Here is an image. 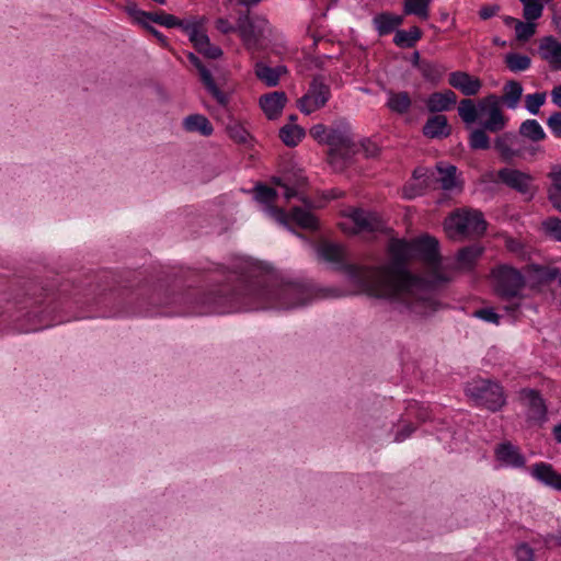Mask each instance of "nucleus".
<instances>
[{
	"instance_id": "1",
	"label": "nucleus",
	"mask_w": 561,
	"mask_h": 561,
	"mask_svg": "<svg viewBox=\"0 0 561 561\" xmlns=\"http://www.w3.org/2000/svg\"><path fill=\"white\" fill-rule=\"evenodd\" d=\"M313 296L307 283L284 275L268 263L238 257L229 266L224 284L195 299L192 313L293 310L309 305Z\"/></svg>"
},
{
	"instance_id": "2",
	"label": "nucleus",
	"mask_w": 561,
	"mask_h": 561,
	"mask_svg": "<svg viewBox=\"0 0 561 561\" xmlns=\"http://www.w3.org/2000/svg\"><path fill=\"white\" fill-rule=\"evenodd\" d=\"M390 262L381 267L348 265V278L367 295L391 300L401 312L428 316L437 310L435 288L449 282L446 275H435L432 280L413 275L407 261L413 256L412 241L393 240L390 243Z\"/></svg>"
},
{
	"instance_id": "3",
	"label": "nucleus",
	"mask_w": 561,
	"mask_h": 561,
	"mask_svg": "<svg viewBox=\"0 0 561 561\" xmlns=\"http://www.w3.org/2000/svg\"><path fill=\"white\" fill-rule=\"evenodd\" d=\"M238 32L244 47L254 53L264 49L274 38V28L268 20L249 11L240 12L237 19Z\"/></svg>"
},
{
	"instance_id": "4",
	"label": "nucleus",
	"mask_w": 561,
	"mask_h": 561,
	"mask_svg": "<svg viewBox=\"0 0 561 561\" xmlns=\"http://www.w3.org/2000/svg\"><path fill=\"white\" fill-rule=\"evenodd\" d=\"M329 150V162L341 171L355 153V144L350 124L345 119L335 122L330 128L327 137Z\"/></svg>"
},
{
	"instance_id": "5",
	"label": "nucleus",
	"mask_w": 561,
	"mask_h": 561,
	"mask_svg": "<svg viewBox=\"0 0 561 561\" xmlns=\"http://www.w3.org/2000/svg\"><path fill=\"white\" fill-rule=\"evenodd\" d=\"M444 229L451 239L481 236L486 222L479 210L458 209L445 219Z\"/></svg>"
},
{
	"instance_id": "6",
	"label": "nucleus",
	"mask_w": 561,
	"mask_h": 561,
	"mask_svg": "<svg viewBox=\"0 0 561 561\" xmlns=\"http://www.w3.org/2000/svg\"><path fill=\"white\" fill-rule=\"evenodd\" d=\"M466 394L476 405L485 408L492 412L500 410L505 403L502 387L488 379H477L468 382L466 386Z\"/></svg>"
},
{
	"instance_id": "7",
	"label": "nucleus",
	"mask_w": 561,
	"mask_h": 561,
	"mask_svg": "<svg viewBox=\"0 0 561 561\" xmlns=\"http://www.w3.org/2000/svg\"><path fill=\"white\" fill-rule=\"evenodd\" d=\"M491 275L499 297L507 301L518 297L524 285V276L518 270L503 264L494 267Z\"/></svg>"
},
{
	"instance_id": "8",
	"label": "nucleus",
	"mask_w": 561,
	"mask_h": 561,
	"mask_svg": "<svg viewBox=\"0 0 561 561\" xmlns=\"http://www.w3.org/2000/svg\"><path fill=\"white\" fill-rule=\"evenodd\" d=\"M331 98V87L322 75H316L309 82L306 93L297 100V107L305 115L325 106Z\"/></svg>"
},
{
	"instance_id": "9",
	"label": "nucleus",
	"mask_w": 561,
	"mask_h": 561,
	"mask_svg": "<svg viewBox=\"0 0 561 561\" xmlns=\"http://www.w3.org/2000/svg\"><path fill=\"white\" fill-rule=\"evenodd\" d=\"M412 247L413 256L420 259L434 270V273L428 280H432L437 274L443 275L440 272H438V267L440 265V255L439 243L436 238L427 234L412 240Z\"/></svg>"
},
{
	"instance_id": "10",
	"label": "nucleus",
	"mask_w": 561,
	"mask_h": 561,
	"mask_svg": "<svg viewBox=\"0 0 561 561\" xmlns=\"http://www.w3.org/2000/svg\"><path fill=\"white\" fill-rule=\"evenodd\" d=\"M275 183L285 188L284 196L286 199L298 197L305 204V208L294 207L291 209V219L304 229H316L318 221L314 215L311 213V208L313 207L312 202L300 195L297 188L283 183L282 180L277 179L275 180Z\"/></svg>"
},
{
	"instance_id": "11",
	"label": "nucleus",
	"mask_w": 561,
	"mask_h": 561,
	"mask_svg": "<svg viewBox=\"0 0 561 561\" xmlns=\"http://www.w3.org/2000/svg\"><path fill=\"white\" fill-rule=\"evenodd\" d=\"M500 104V98L495 94H490L479 101L481 115H488V119L482 123V127L488 131L497 133L506 125Z\"/></svg>"
},
{
	"instance_id": "12",
	"label": "nucleus",
	"mask_w": 561,
	"mask_h": 561,
	"mask_svg": "<svg viewBox=\"0 0 561 561\" xmlns=\"http://www.w3.org/2000/svg\"><path fill=\"white\" fill-rule=\"evenodd\" d=\"M494 149L503 162L512 163L516 158L523 157L525 145L517 134L504 133L495 138Z\"/></svg>"
},
{
	"instance_id": "13",
	"label": "nucleus",
	"mask_w": 561,
	"mask_h": 561,
	"mask_svg": "<svg viewBox=\"0 0 561 561\" xmlns=\"http://www.w3.org/2000/svg\"><path fill=\"white\" fill-rule=\"evenodd\" d=\"M201 21L196 20L193 26H186V35L193 43L194 47L210 59H217L222 55L219 46L210 44L209 37L201 31Z\"/></svg>"
},
{
	"instance_id": "14",
	"label": "nucleus",
	"mask_w": 561,
	"mask_h": 561,
	"mask_svg": "<svg viewBox=\"0 0 561 561\" xmlns=\"http://www.w3.org/2000/svg\"><path fill=\"white\" fill-rule=\"evenodd\" d=\"M530 476L546 488L561 491V473L551 463L536 462L530 467Z\"/></svg>"
},
{
	"instance_id": "15",
	"label": "nucleus",
	"mask_w": 561,
	"mask_h": 561,
	"mask_svg": "<svg viewBox=\"0 0 561 561\" xmlns=\"http://www.w3.org/2000/svg\"><path fill=\"white\" fill-rule=\"evenodd\" d=\"M254 191H255V199L265 206L264 210L270 216L275 218L278 222L286 225L287 217H286L285 211L282 208H278L273 205V203L277 196L276 191L267 185H264V184L256 185Z\"/></svg>"
},
{
	"instance_id": "16",
	"label": "nucleus",
	"mask_w": 561,
	"mask_h": 561,
	"mask_svg": "<svg viewBox=\"0 0 561 561\" xmlns=\"http://www.w3.org/2000/svg\"><path fill=\"white\" fill-rule=\"evenodd\" d=\"M448 83L466 96L477 95L482 88V82L479 78L465 71L450 72Z\"/></svg>"
},
{
	"instance_id": "17",
	"label": "nucleus",
	"mask_w": 561,
	"mask_h": 561,
	"mask_svg": "<svg viewBox=\"0 0 561 561\" xmlns=\"http://www.w3.org/2000/svg\"><path fill=\"white\" fill-rule=\"evenodd\" d=\"M494 455L496 461H499L502 467L522 468L525 465L524 456L511 442L499 444L494 449Z\"/></svg>"
},
{
	"instance_id": "18",
	"label": "nucleus",
	"mask_w": 561,
	"mask_h": 561,
	"mask_svg": "<svg viewBox=\"0 0 561 561\" xmlns=\"http://www.w3.org/2000/svg\"><path fill=\"white\" fill-rule=\"evenodd\" d=\"M187 57H188L190 61L197 68L199 76H201V80H202L203 84L205 85V88L207 89V91L214 96V99H216V101L220 105H226L228 103V98L222 91L219 90V88L217 87V84L214 81V78H213L210 71L203 65L201 59L193 53H190L187 55Z\"/></svg>"
},
{
	"instance_id": "19",
	"label": "nucleus",
	"mask_w": 561,
	"mask_h": 561,
	"mask_svg": "<svg viewBox=\"0 0 561 561\" xmlns=\"http://www.w3.org/2000/svg\"><path fill=\"white\" fill-rule=\"evenodd\" d=\"M548 421V409L545 399L539 391L528 389V423L533 422L542 426Z\"/></svg>"
},
{
	"instance_id": "20",
	"label": "nucleus",
	"mask_w": 561,
	"mask_h": 561,
	"mask_svg": "<svg viewBox=\"0 0 561 561\" xmlns=\"http://www.w3.org/2000/svg\"><path fill=\"white\" fill-rule=\"evenodd\" d=\"M286 102L287 96L283 91H274L260 98V106L268 119L277 118Z\"/></svg>"
},
{
	"instance_id": "21",
	"label": "nucleus",
	"mask_w": 561,
	"mask_h": 561,
	"mask_svg": "<svg viewBox=\"0 0 561 561\" xmlns=\"http://www.w3.org/2000/svg\"><path fill=\"white\" fill-rule=\"evenodd\" d=\"M350 217L358 231L374 232L382 229V221L376 214L363 209H354Z\"/></svg>"
},
{
	"instance_id": "22",
	"label": "nucleus",
	"mask_w": 561,
	"mask_h": 561,
	"mask_svg": "<svg viewBox=\"0 0 561 561\" xmlns=\"http://www.w3.org/2000/svg\"><path fill=\"white\" fill-rule=\"evenodd\" d=\"M450 131L451 129L445 115L431 116L423 126V134L432 139L448 137Z\"/></svg>"
},
{
	"instance_id": "23",
	"label": "nucleus",
	"mask_w": 561,
	"mask_h": 561,
	"mask_svg": "<svg viewBox=\"0 0 561 561\" xmlns=\"http://www.w3.org/2000/svg\"><path fill=\"white\" fill-rule=\"evenodd\" d=\"M559 274L560 270L558 267L528 263V285L547 284L556 279Z\"/></svg>"
},
{
	"instance_id": "24",
	"label": "nucleus",
	"mask_w": 561,
	"mask_h": 561,
	"mask_svg": "<svg viewBox=\"0 0 561 561\" xmlns=\"http://www.w3.org/2000/svg\"><path fill=\"white\" fill-rule=\"evenodd\" d=\"M436 171L438 173L436 181L440 184V187L444 191H453L455 188L461 187V182L457 178L456 165L438 162L436 164Z\"/></svg>"
},
{
	"instance_id": "25",
	"label": "nucleus",
	"mask_w": 561,
	"mask_h": 561,
	"mask_svg": "<svg viewBox=\"0 0 561 561\" xmlns=\"http://www.w3.org/2000/svg\"><path fill=\"white\" fill-rule=\"evenodd\" d=\"M456 102L457 96L455 92L445 90L444 92L432 93L426 101V107L431 113H439L448 111Z\"/></svg>"
},
{
	"instance_id": "26",
	"label": "nucleus",
	"mask_w": 561,
	"mask_h": 561,
	"mask_svg": "<svg viewBox=\"0 0 561 561\" xmlns=\"http://www.w3.org/2000/svg\"><path fill=\"white\" fill-rule=\"evenodd\" d=\"M403 23V18L401 15H396L390 12H382L376 14L373 18V25L377 31L379 36H385L396 31Z\"/></svg>"
},
{
	"instance_id": "27",
	"label": "nucleus",
	"mask_w": 561,
	"mask_h": 561,
	"mask_svg": "<svg viewBox=\"0 0 561 561\" xmlns=\"http://www.w3.org/2000/svg\"><path fill=\"white\" fill-rule=\"evenodd\" d=\"M182 126L187 133H198L205 137H208L214 133L211 123L203 114H191L184 117Z\"/></svg>"
},
{
	"instance_id": "28",
	"label": "nucleus",
	"mask_w": 561,
	"mask_h": 561,
	"mask_svg": "<svg viewBox=\"0 0 561 561\" xmlns=\"http://www.w3.org/2000/svg\"><path fill=\"white\" fill-rule=\"evenodd\" d=\"M484 248L473 243L460 249L457 253L456 264L459 270L470 271L473 268L477 260L482 255Z\"/></svg>"
},
{
	"instance_id": "29",
	"label": "nucleus",
	"mask_w": 561,
	"mask_h": 561,
	"mask_svg": "<svg viewBox=\"0 0 561 561\" xmlns=\"http://www.w3.org/2000/svg\"><path fill=\"white\" fill-rule=\"evenodd\" d=\"M318 252H319V255L324 261L337 264L340 266V268H342L345 272V274L348 276L346 267L350 264L345 262V251L341 245H339L336 243H323L319 248Z\"/></svg>"
},
{
	"instance_id": "30",
	"label": "nucleus",
	"mask_w": 561,
	"mask_h": 561,
	"mask_svg": "<svg viewBox=\"0 0 561 561\" xmlns=\"http://www.w3.org/2000/svg\"><path fill=\"white\" fill-rule=\"evenodd\" d=\"M149 16H146V21H152L154 23H158L160 25H163L165 27H180L185 34H186V26H193L197 19L191 18L186 20H180L176 16L168 13H150L148 12Z\"/></svg>"
},
{
	"instance_id": "31",
	"label": "nucleus",
	"mask_w": 561,
	"mask_h": 561,
	"mask_svg": "<svg viewBox=\"0 0 561 561\" xmlns=\"http://www.w3.org/2000/svg\"><path fill=\"white\" fill-rule=\"evenodd\" d=\"M552 207L561 213V203H551ZM539 231L549 240L561 242V219L554 216L541 221Z\"/></svg>"
},
{
	"instance_id": "32",
	"label": "nucleus",
	"mask_w": 561,
	"mask_h": 561,
	"mask_svg": "<svg viewBox=\"0 0 561 561\" xmlns=\"http://www.w3.org/2000/svg\"><path fill=\"white\" fill-rule=\"evenodd\" d=\"M499 180L506 186L520 193L526 192V174L512 168H503L497 172Z\"/></svg>"
},
{
	"instance_id": "33",
	"label": "nucleus",
	"mask_w": 561,
	"mask_h": 561,
	"mask_svg": "<svg viewBox=\"0 0 561 561\" xmlns=\"http://www.w3.org/2000/svg\"><path fill=\"white\" fill-rule=\"evenodd\" d=\"M523 92L524 88L520 82L510 80L503 87V93L500 98V102H502L507 108L515 110L519 104Z\"/></svg>"
},
{
	"instance_id": "34",
	"label": "nucleus",
	"mask_w": 561,
	"mask_h": 561,
	"mask_svg": "<svg viewBox=\"0 0 561 561\" xmlns=\"http://www.w3.org/2000/svg\"><path fill=\"white\" fill-rule=\"evenodd\" d=\"M559 45H561V43L557 42L553 36L549 35L541 39L539 46L542 59L556 62L558 65L556 68H561V53L557 51V46Z\"/></svg>"
},
{
	"instance_id": "35",
	"label": "nucleus",
	"mask_w": 561,
	"mask_h": 561,
	"mask_svg": "<svg viewBox=\"0 0 561 561\" xmlns=\"http://www.w3.org/2000/svg\"><path fill=\"white\" fill-rule=\"evenodd\" d=\"M285 70L283 67L272 68L263 62L255 65L256 77L267 87H276L279 83L280 73Z\"/></svg>"
},
{
	"instance_id": "36",
	"label": "nucleus",
	"mask_w": 561,
	"mask_h": 561,
	"mask_svg": "<svg viewBox=\"0 0 561 561\" xmlns=\"http://www.w3.org/2000/svg\"><path fill=\"white\" fill-rule=\"evenodd\" d=\"M305 135V129L296 124H286L279 129V138L288 147H296Z\"/></svg>"
},
{
	"instance_id": "37",
	"label": "nucleus",
	"mask_w": 561,
	"mask_h": 561,
	"mask_svg": "<svg viewBox=\"0 0 561 561\" xmlns=\"http://www.w3.org/2000/svg\"><path fill=\"white\" fill-rule=\"evenodd\" d=\"M422 32L417 26H412L409 31L397 30L393 43L402 48H411L421 38Z\"/></svg>"
},
{
	"instance_id": "38",
	"label": "nucleus",
	"mask_w": 561,
	"mask_h": 561,
	"mask_svg": "<svg viewBox=\"0 0 561 561\" xmlns=\"http://www.w3.org/2000/svg\"><path fill=\"white\" fill-rule=\"evenodd\" d=\"M433 0H404L403 11L407 15H416L426 20L430 15L428 8Z\"/></svg>"
},
{
	"instance_id": "39",
	"label": "nucleus",
	"mask_w": 561,
	"mask_h": 561,
	"mask_svg": "<svg viewBox=\"0 0 561 561\" xmlns=\"http://www.w3.org/2000/svg\"><path fill=\"white\" fill-rule=\"evenodd\" d=\"M419 71L426 81L437 83L442 79L445 68L437 62L422 60Z\"/></svg>"
},
{
	"instance_id": "40",
	"label": "nucleus",
	"mask_w": 561,
	"mask_h": 561,
	"mask_svg": "<svg viewBox=\"0 0 561 561\" xmlns=\"http://www.w3.org/2000/svg\"><path fill=\"white\" fill-rule=\"evenodd\" d=\"M458 114L467 125L477 122L481 115L479 104L476 105L471 99H463L458 106Z\"/></svg>"
},
{
	"instance_id": "41",
	"label": "nucleus",
	"mask_w": 561,
	"mask_h": 561,
	"mask_svg": "<svg viewBox=\"0 0 561 561\" xmlns=\"http://www.w3.org/2000/svg\"><path fill=\"white\" fill-rule=\"evenodd\" d=\"M387 106L394 113L404 114L411 107V99L408 92L390 93Z\"/></svg>"
},
{
	"instance_id": "42",
	"label": "nucleus",
	"mask_w": 561,
	"mask_h": 561,
	"mask_svg": "<svg viewBox=\"0 0 561 561\" xmlns=\"http://www.w3.org/2000/svg\"><path fill=\"white\" fill-rule=\"evenodd\" d=\"M486 131L483 127L473 129L469 134V146L473 150H486L491 147L490 137L486 135Z\"/></svg>"
},
{
	"instance_id": "43",
	"label": "nucleus",
	"mask_w": 561,
	"mask_h": 561,
	"mask_svg": "<svg viewBox=\"0 0 561 561\" xmlns=\"http://www.w3.org/2000/svg\"><path fill=\"white\" fill-rule=\"evenodd\" d=\"M227 133L238 144H248L251 139L250 133L238 122L227 125Z\"/></svg>"
},
{
	"instance_id": "44",
	"label": "nucleus",
	"mask_w": 561,
	"mask_h": 561,
	"mask_svg": "<svg viewBox=\"0 0 561 561\" xmlns=\"http://www.w3.org/2000/svg\"><path fill=\"white\" fill-rule=\"evenodd\" d=\"M550 178L552 180L553 190L549 191L548 198L550 203H554L556 201L561 203V167L554 168Z\"/></svg>"
},
{
	"instance_id": "45",
	"label": "nucleus",
	"mask_w": 561,
	"mask_h": 561,
	"mask_svg": "<svg viewBox=\"0 0 561 561\" xmlns=\"http://www.w3.org/2000/svg\"><path fill=\"white\" fill-rule=\"evenodd\" d=\"M505 62L511 71L526 70V56L510 53L505 57Z\"/></svg>"
},
{
	"instance_id": "46",
	"label": "nucleus",
	"mask_w": 561,
	"mask_h": 561,
	"mask_svg": "<svg viewBox=\"0 0 561 561\" xmlns=\"http://www.w3.org/2000/svg\"><path fill=\"white\" fill-rule=\"evenodd\" d=\"M546 92H536L533 94H528V113L537 115L539 113L540 107L546 102Z\"/></svg>"
},
{
	"instance_id": "47",
	"label": "nucleus",
	"mask_w": 561,
	"mask_h": 561,
	"mask_svg": "<svg viewBox=\"0 0 561 561\" xmlns=\"http://www.w3.org/2000/svg\"><path fill=\"white\" fill-rule=\"evenodd\" d=\"M546 138V133L537 119H528V140L540 141Z\"/></svg>"
},
{
	"instance_id": "48",
	"label": "nucleus",
	"mask_w": 561,
	"mask_h": 561,
	"mask_svg": "<svg viewBox=\"0 0 561 561\" xmlns=\"http://www.w3.org/2000/svg\"><path fill=\"white\" fill-rule=\"evenodd\" d=\"M503 21L507 26H515L516 38L518 41H526V22L518 21L512 16H504Z\"/></svg>"
},
{
	"instance_id": "49",
	"label": "nucleus",
	"mask_w": 561,
	"mask_h": 561,
	"mask_svg": "<svg viewBox=\"0 0 561 561\" xmlns=\"http://www.w3.org/2000/svg\"><path fill=\"white\" fill-rule=\"evenodd\" d=\"M474 317L489 323L499 324L500 316L492 308H482L474 312Z\"/></svg>"
},
{
	"instance_id": "50",
	"label": "nucleus",
	"mask_w": 561,
	"mask_h": 561,
	"mask_svg": "<svg viewBox=\"0 0 561 561\" xmlns=\"http://www.w3.org/2000/svg\"><path fill=\"white\" fill-rule=\"evenodd\" d=\"M547 125L553 136L561 138V112H553L548 117Z\"/></svg>"
},
{
	"instance_id": "51",
	"label": "nucleus",
	"mask_w": 561,
	"mask_h": 561,
	"mask_svg": "<svg viewBox=\"0 0 561 561\" xmlns=\"http://www.w3.org/2000/svg\"><path fill=\"white\" fill-rule=\"evenodd\" d=\"M329 129L323 124H317L310 128L311 137L320 144H327Z\"/></svg>"
},
{
	"instance_id": "52",
	"label": "nucleus",
	"mask_w": 561,
	"mask_h": 561,
	"mask_svg": "<svg viewBox=\"0 0 561 561\" xmlns=\"http://www.w3.org/2000/svg\"><path fill=\"white\" fill-rule=\"evenodd\" d=\"M543 3L541 0H528V20H537L541 16Z\"/></svg>"
},
{
	"instance_id": "53",
	"label": "nucleus",
	"mask_w": 561,
	"mask_h": 561,
	"mask_svg": "<svg viewBox=\"0 0 561 561\" xmlns=\"http://www.w3.org/2000/svg\"><path fill=\"white\" fill-rule=\"evenodd\" d=\"M423 192V186L415 185V184H409L405 185L403 188V197L405 199H413L416 196H420Z\"/></svg>"
},
{
	"instance_id": "54",
	"label": "nucleus",
	"mask_w": 561,
	"mask_h": 561,
	"mask_svg": "<svg viewBox=\"0 0 561 561\" xmlns=\"http://www.w3.org/2000/svg\"><path fill=\"white\" fill-rule=\"evenodd\" d=\"M415 431V427L411 424H408V425H404L400 431H398L396 433V436H394V442L396 443H401L403 440H405L407 438H409L412 433Z\"/></svg>"
},
{
	"instance_id": "55",
	"label": "nucleus",
	"mask_w": 561,
	"mask_h": 561,
	"mask_svg": "<svg viewBox=\"0 0 561 561\" xmlns=\"http://www.w3.org/2000/svg\"><path fill=\"white\" fill-rule=\"evenodd\" d=\"M175 302H176V299L174 297H171L168 293H165L163 298L160 297V294H157L156 296H153L151 298L150 304L159 305V306H169V305H172Z\"/></svg>"
},
{
	"instance_id": "56",
	"label": "nucleus",
	"mask_w": 561,
	"mask_h": 561,
	"mask_svg": "<svg viewBox=\"0 0 561 561\" xmlns=\"http://www.w3.org/2000/svg\"><path fill=\"white\" fill-rule=\"evenodd\" d=\"M138 23L141 24L148 32H150L161 43L165 42V37L156 27L149 24L148 21L138 19Z\"/></svg>"
},
{
	"instance_id": "57",
	"label": "nucleus",
	"mask_w": 561,
	"mask_h": 561,
	"mask_svg": "<svg viewBox=\"0 0 561 561\" xmlns=\"http://www.w3.org/2000/svg\"><path fill=\"white\" fill-rule=\"evenodd\" d=\"M499 10H500L499 5H486L480 10L479 14H480L481 19L488 20V19L494 16Z\"/></svg>"
},
{
	"instance_id": "58",
	"label": "nucleus",
	"mask_w": 561,
	"mask_h": 561,
	"mask_svg": "<svg viewBox=\"0 0 561 561\" xmlns=\"http://www.w3.org/2000/svg\"><path fill=\"white\" fill-rule=\"evenodd\" d=\"M216 27L224 34L236 31V26L231 25L226 19H218L216 22Z\"/></svg>"
},
{
	"instance_id": "59",
	"label": "nucleus",
	"mask_w": 561,
	"mask_h": 561,
	"mask_svg": "<svg viewBox=\"0 0 561 561\" xmlns=\"http://www.w3.org/2000/svg\"><path fill=\"white\" fill-rule=\"evenodd\" d=\"M126 9H127V12L130 15H133L136 19L137 22H138V19L145 20L146 16H149L148 12H145V11H141V10L137 9L135 3L129 4Z\"/></svg>"
},
{
	"instance_id": "60",
	"label": "nucleus",
	"mask_w": 561,
	"mask_h": 561,
	"mask_svg": "<svg viewBox=\"0 0 561 561\" xmlns=\"http://www.w3.org/2000/svg\"><path fill=\"white\" fill-rule=\"evenodd\" d=\"M551 101L554 105H557L558 107H561V84H558L556 85L552 90H551Z\"/></svg>"
},
{
	"instance_id": "61",
	"label": "nucleus",
	"mask_w": 561,
	"mask_h": 561,
	"mask_svg": "<svg viewBox=\"0 0 561 561\" xmlns=\"http://www.w3.org/2000/svg\"><path fill=\"white\" fill-rule=\"evenodd\" d=\"M428 170L423 167H419L413 171V178L416 180L423 179L426 176Z\"/></svg>"
},
{
	"instance_id": "62",
	"label": "nucleus",
	"mask_w": 561,
	"mask_h": 561,
	"mask_svg": "<svg viewBox=\"0 0 561 561\" xmlns=\"http://www.w3.org/2000/svg\"><path fill=\"white\" fill-rule=\"evenodd\" d=\"M552 435L557 443L561 444V422L553 426Z\"/></svg>"
},
{
	"instance_id": "63",
	"label": "nucleus",
	"mask_w": 561,
	"mask_h": 561,
	"mask_svg": "<svg viewBox=\"0 0 561 561\" xmlns=\"http://www.w3.org/2000/svg\"><path fill=\"white\" fill-rule=\"evenodd\" d=\"M526 552V543L522 542L518 545L516 550L517 561H524L523 560V553Z\"/></svg>"
},
{
	"instance_id": "64",
	"label": "nucleus",
	"mask_w": 561,
	"mask_h": 561,
	"mask_svg": "<svg viewBox=\"0 0 561 561\" xmlns=\"http://www.w3.org/2000/svg\"><path fill=\"white\" fill-rule=\"evenodd\" d=\"M536 20H528V39L536 33Z\"/></svg>"
}]
</instances>
